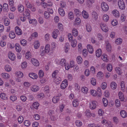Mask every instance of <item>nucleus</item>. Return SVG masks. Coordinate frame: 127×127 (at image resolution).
Segmentation results:
<instances>
[{"instance_id":"obj_1","label":"nucleus","mask_w":127,"mask_h":127,"mask_svg":"<svg viewBox=\"0 0 127 127\" xmlns=\"http://www.w3.org/2000/svg\"><path fill=\"white\" fill-rule=\"evenodd\" d=\"M53 48L50 47V44H47L46 45L45 48L43 46H41L39 53L41 56H43L46 54H51L53 53Z\"/></svg>"},{"instance_id":"obj_2","label":"nucleus","mask_w":127,"mask_h":127,"mask_svg":"<svg viewBox=\"0 0 127 127\" xmlns=\"http://www.w3.org/2000/svg\"><path fill=\"white\" fill-rule=\"evenodd\" d=\"M62 95L59 94L57 95L54 96L52 98V101L54 103H56L58 102L60 99Z\"/></svg>"},{"instance_id":"obj_3","label":"nucleus","mask_w":127,"mask_h":127,"mask_svg":"<svg viewBox=\"0 0 127 127\" xmlns=\"http://www.w3.org/2000/svg\"><path fill=\"white\" fill-rule=\"evenodd\" d=\"M97 105V102L95 101H93L89 103V107L90 109L94 110L95 109Z\"/></svg>"},{"instance_id":"obj_4","label":"nucleus","mask_w":127,"mask_h":127,"mask_svg":"<svg viewBox=\"0 0 127 127\" xmlns=\"http://www.w3.org/2000/svg\"><path fill=\"white\" fill-rule=\"evenodd\" d=\"M118 3L120 9L123 10L125 9V6L124 2L123 0H119Z\"/></svg>"},{"instance_id":"obj_5","label":"nucleus","mask_w":127,"mask_h":127,"mask_svg":"<svg viewBox=\"0 0 127 127\" xmlns=\"http://www.w3.org/2000/svg\"><path fill=\"white\" fill-rule=\"evenodd\" d=\"M102 9L104 11H107L109 9V7L107 3L105 2H102L101 4Z\"/></svg>"},{"instance_id":"obj_6","label":"nucleus","mask_w":127,"mask_h":127,"mask_svg":"<svg viewBox=\"0 0 127 127\" xmlns=\"http://www.w3.org/2000/svg\"><path fill=\"white\" fill-rule=\"evenodd\" d=\"M60 33L59 31L57 29H55L52 33V36L53 38L54 39H56L58 35Z\"/></svg>"},{"instance_id":"obj_7","label":"nucleus","mask_w":127,"mask_h":127,"mask_svg":"<svg viewBox=\"0 0 127 127\" xmlns=\"http://www.w3.org/2000/svg\"><path fill=\"white\" fill-rule=\"evenodd\" d=\"M100 26L101 30L103 32H106L108 31V28L106 24L101 23L100 24Z\"/></svg>"},{"instance_id":"obj_8","label":"nucleus","mask_w":127,"mask_h":127,"mask_svg":"<svg viewBox=\"0 0 127 127\" xmlns=\"http://www.w3.org/2000/svg\"><path fill=\"white\" fill-rule=\"evenodd\" d=\"M30 11L28 9H25L23 13V15L24 16L27 17L28 18L30 17Z\"/></svg>"},{"instance_id":"obj_9","label":"nucleus","mask_w":127,"mask_h":127,"mask_svg":"<svg viewBox=\"0 0 127 127\" xmlns=\"http://www.w3.org/2000/svg\"><path fill=\"white\" fill-rule=\"evenodd\" d=\"M102 123L107 127H112L113 124L109 121H107L106 120H104L102 121Z\"/></svg>"},{"instance_id":"obj_10","label":"nucleus","mask_w":127,"mask_h":127,"mask_svg":"<svg viewBox=\"0 0 127 127\" xmlns=\"http://www.w3.org/2000/svg\"><path fill=\"white\" fill-rule=\"evenodd\" d=\"M39 87L38 86L34 85H32L30 89L32 92H36L38 91Z\"/></svg>"},{"instance_id":"obj_11","label":"nucleus","mask_w":127,"mask_h":127,"mask_svg":"<svg viewBox=\"0 0 127 127\" xmlns=\"http://www.w3.org/2000/svg\"><path fill=\"white\" fill-rule=\"evenodd\" d=\"M68 85L67 81L66 80H64L62 82L61 85V88L62 89H64Z\"/></svg>"},{"instance_id":"obj_12","label":"nucleus","mask_w":127,"mask_h":127,"mask_svg":"<svg viewBox=\"0 0 127 127\" xmlns=\"http://www.w3.org/2000/svg\"><path fill=\"white\" fill-rule=\"evenodd\" d=\"M8 56L9 58L12 61H14L15 59V55L11 52H9L8 54Z\"/></svg>"},{"instance_id":"obj_13","label":"nucleus","mask_w":127,"mask_h":127,"mask_svg":"<svg viewBox=\"0 0 127 127\" xmlns=\"http://www.w3.org/2000/svg\"><path fill=\"white\" fill-rule=\"evenodd\" d=\"M31 62L32 64L36 66H38L39 65V63L38 61L34 58L31 59Z\"/></svg>"},{"instance_id":"obj_14","label":"nucleus","mask_w":127,"mask_h":127,"mask_svg":"<svg viewBox=\"0 0 127 127\" xmlns=\"http://www.w3.org/2000/svg\"><path fill=\"white\" fill-rule=\"evenodd\" d=\"M70 45L69 43L66 42L65 43L64 47V50L65 53H67L69 49Z\"/></svg>"},{"instance_id":"obj_15","label":"nucleus","mask_w":127,"mask_h":127,"mask_svg":"<svg viewBox=\"0 0 127 127\" xmlns=\"http://www.w3.org/2000/svg\"><path fill=\"white\" fill-rule=\"evenodd\" d=\"M82 16L84 19H87L89 17L88 13L85 10H84L82 11Z\"/></svg>"},{"instance_id":"obj_16","label":"nucleus","mask_w":127,"mask_h":127,"mask_svg":"<svg viewBox=\"0 0 127 127\" xmlns=\"http://www.w3.org/2000/svg\"><path fill=\"white\" fill-rule=\"evenodd\" d=\"M15 31L16 33L18 35H20L22 34V31L20 28L16 26L15 28Z\"/></svg>"},{"instance_id":"obj_17","label":"nucleus","mask_w":127,"mask_h":127,"mask_svg":"<svg viewBox=\"0 0 127 127\" xmlns=\"http://www.w3.org/2000/svg\"><path fill=\"white\" fill-rule=\"evenodd\" d=\"M87 48L88 52L92 54L93 52L94 49L92 46L90 44H88L87 46Z\"/></svg>"},{"instance_id":"obj_18","label":"nucleus","mask_w":127,"mask_h":127,"mask_svg":"<svg viewBox=\"0 0 127 127\" xmlns=\"http://www.w3.org/2000/svg\"><path fill=\"white\" fill-rule=\"evenodd\" d=\"M112 13L113 15L116 17L118 18L120 16L119 12L117 10H113L112 11Z\"/></svg>"},{"instance_id":"obj_19","label":"nucleus","mask_w":127,"mask_h":127,"mask_svg":"<svg viewBox=\"0 0 127 127\" xmlns=\"http://www.w3.org/2000/svg\"><path fill=\"white\" fill-rule=\"evenodd\" d=\"M88 89L86 87H83L81 88V91L82 93L85 94H87L88 92Z\"/></svg>"},{"instance_id":"obj_20","label":"nucleus","mask_w":127,"mask_h":127,"mask_svg":"<svg viewBox=\"0 0 127 127\" xmlns=\"http://www.w3.org/2000/svg\"><path fill=\"white\" fill-rule=\"evenodd\" d=\"M102 54V51L101 49H97L95 52L96 56L97 57H100Z\"/></svg>"},{"instance_id":"obj_21","label":"nucleus","mask_w":127,"mask_h":127,"mask_svg":"<svg viewBox=\"0 0 127 127\" xmlns=\"http://www.w3.org/2000/svg\"><path fill=\"white\" fill-rule=\"evenodd\" d=\"M121 117L123 118H125L127 116V113L125 110H122L120 112Z\"/></svg>"},{"instance_id":"obj_22","label":"nucleus","mask_w":127,"mask_h":127,"mask_svg":"<svg viewBox=\"0 0 127 127\" xmlns=\"http://www.w3.org/2000/svg\"><path fill=\"white\" fill-rule=\"evenodd\" d=\"M18 9L19 11L21 13L24 11V8L23 5L20 4L18 6Z\"/></svg>"},{"instance_id":"obj_23","label":"nucleus","mask_w":127,"mask_h":127,"mask_svg":"<svg viewBox=\"0 0 127 127\" xmlns=\"http://www.w3.org/2000/svg\"><path fill=\"white\" fill-rule=\"evenodd\" d=\"M76 61L79 64H81L82 63L83 59L80 56H78L76 58Z\"/></svg>"},{"instance_id":"obj_24","label":"nucleus","mask_w":127,"mask_h":127,"mask_svg":"<svg viewBox=\"0 0 127 127\" xmlns=\"http://www.w3.org/2000/svg\"><path fill=\"white\" fill-rule=\"evenodd\" d=\"M58 11L60 14L62 16L65 15V12L64 9L61 7L59 8Z\"/></svg>"},{"instance_id":"obj_25","label":"nucleus","mask_w":127,"mask_h":127,"mask_svg":"<svg viewBox=\"0 0 127 127\" xmlns=\"http://www.w3.org/2000/svg\"><path fill=\"white\" fill-rule=\"evenodd\" d=\"M0 98L3 100H6L8 99L6 94L3 93H1L0 94Z\"/></svg>"},{"instance_id":"obj_26","label":"nucleus","mask_w":127,"mask_h":127,"mask_svg":"<svg viewBox=\"0 0 127 127\" xmlns=\"http://www.w3.org/2000/svg\"><path fill=\"white\" fill-rule=\"evenodd\" d=\"M29 75L30 78L34 79H36L38 77V76L36 74L33 73H30Z\"/></svg>"},{"instance_id":"obj_27","label":"nucleus","mask_w":127,"mask_h":127,"mask_svg":"<svg viewBox=\"0 0 127 127\" xmlns=\"http://www.w3.org/2000/svg\"><path fill=\"white\" fill-rule=\"evenodd\" d=\"M74 13L75 15L77 17H79L81 15V12L80 10L78 9H75L74 10Z\"/></svg>"},{"instance_id":"obj_28","label":"nucleus","mask_w":127,"mask_h":127,"mask_svg":"<svg viewBox=\"0 0 127 127\" xmlns=\"http://www.w3.org/2000/svg\"><path fill=\"white\" fill-rule=\"evenodd\" d=\"M119 98L121 101H123L124 100L125 98L123 94L121 91L119 92L118 94Z\"/></svg>"},{"instance_id":"obj_29","label":"nucleus","mask_w":127,"mask_h":127,"mask_svg":"<svg viewBox=\"0 0 127 127\" xmlns=\"http://www.w3.org/2000/svg\"><path fill=\"white\" fill-rule=\"evenodd\" d=\"M59 64L62 66H64L65 65L66 63V60L64 59H61L59 60Z\"/></svg>"},{"instance_id":"obj_30","label":"nucleus","mask_w":127,"mask_h":127,"mask_svg":"<svg viewBox=\"0 0 127 127\" xmlns=\"http://www.w3.org/2000/svg\"><path fill=\"white\" fill-rule=\"evenodd\" d=\"M45 97L44 94L42 93L38 94L36 95V98L38 99H41Z\"/></svg>"},{"instance_id":"obj_31","label":"nucleus","mask_w":127,"mask_h":127,"mask_svg":"<svg viewBox=\"0 0 127 127\" xmlns=\"http://www.w3.org/2000/svg\"><path fill=\"white\" fill-rule=\"evenodd\" d=\"M34 47L35 49H38L40 46L39 41L38 40H35L34 43Z\"/></svg>"},{"instance_id":"obj_32","label":"nucleus","mask_w":127,"mask_h":127,"mask_svg":"<svg viewBox=\"0 0 127 127\" xmlns=\"http://www.w3.org/2000/svg\"><path fill=\"white\" fill-rule=\"evenodd\" d=\"M98 17L97 13L95 11L93 12L92 13V18L93 19L96 20Z\"/></svg>"},{"instance_id":"obj_33","label":"nucleus","mask_w":127,"mask_h":127,"mask_svg":"<svg viewBox=\"0 0 127 127\" xmlns=\"http://www.w3.org/2000/svg\"><path fill=\"white\" fill-rule=\"evenodd\" d=\"M44 17L46 19H48L50 17V15L47 11H45L44 13Z\"/></svg>"},{"instance_id":"obj_34","label":"nucleus","mask_w":127,"mask_h":127,"mask_svg":"<svg viewBox=\"0 0 127 127\" xmlns=\"http://www.w3.org/2000/svg\"><path fill=\"white\" fill-rule=\"evenodd\" d=\"M2 77L5 79H7L9 78L10 76L9 74L6 73H2L1 74Z\"/></svg>"},{"instance_id":"obj_35","label":"nucleus","mask_w":127,"mask_h":127,"mask_svg":"<svg viewBox=\"0 0 127 127\" xmlns=\"http://www.w3.org/2000/svg\"><path fill=\"white\" fill-rule=\"evenodd\" d=\"M58 28L60 31H63L64 30V27L63 25L61 23H58Z\"/></svg>"},{"instance_id":"obj_36","label":"nucleus","mask_w":127,"mask_h":127,"mask_svg":"<svg viewBox=\"0 0 127 127\" xmlns=\"http://www.w3.org/2000/svg\"><path fill=\"white\" fill-rule=\"evenodd\" d=\"M110 87L113 90L115 89L117 87L116 83L114 82H112L111 83Z\"/></svg>"},{"instance_id":"obj_37","label":"nucleus","mask_w":127,"mask_h":127,"mask_svg":"<svg viewBox=\"0 0 127 127\" xmlns=\"http://www.w3.org/2000/svg\"><path fill=\"white\" fill-rule=\"evenodd\" d=\"M16 75L19 77H22L23 76V74L22 72L20 71L16 72L15 73Z\"/></svg>"},{"instance_id":"obj_38","label":"nucleus","mask_w":127,"mask_h":127,"mask_svg":"<svg viewBox=\"0 0 127 127\" xmlns=\"http://www.w3.org/2000/svg\"><path fill=\"white\" fill-rule=\"evenodd\" d=\"M106 49L107 50L108 52L110 51L111 50V47L110 43L108 42L106 43Z\"/></svg>"},{"instance_id":"obj_39","label":"nucleus","mask_w":127,"mask_h":127,"mask_svg":"<svg viewBox=\"0 0 127 127\" xmlns=\"http://www.w3.org/2000/svg\"><path fill=\"white\" fill-rule=\"evenodd\" d=\"M20 44L23 46H25L27 44V41L25 39L21 40L20 41Z\"/></svg>"},{"instance_id":"obj_40","label":"nucleus","mask_w":127,"mask_h":127,"mask_svg":"<svg viewBox=\"0 0 127 127\" xmlns=\"http://www.w3.org/2000/svg\"><path fill=\"white\" fill-rule=\"evenodd\" d=\"M79 101L77 99L74 100L73 102V105L74 107H76L79 105Z\"/></svg>"},{"instance_id":"obj_41","label":"nucleus","mask_w":127,"mask_h":127,"mask_svg":"<svg viewBox=\"0 0 127 127\" xmlns=\"http://www.w3.org/2000/svg\"><path fill=\"white\" fill-rule=\"evenodd\" d=\"M58 71L57 70H55L52 73V77L53 79L56 77H58Z\"/></svg>"},{"instance_id":"obj_42","label":"nucleus","mask_w":127,"mask_h":127,"mask_svg":"<svg viewBox=\"0 0 127 127\" xmlns=\"http://www.w3.org/2000/svg\"><path fill=\"white\" fill-rule=\"evenodd\" d=\"M86 28L87 31L88 32H90L92 30L91 25L88 23H87L86 25Z\"/></svg>"},{"instance_id":"obj_43","label":"nucleus","mask_w":127,"mask_h":127,"mask_svg":"<svg viewBox=\"0 0 127 127\" xmlns=\"http://www.w3.org/2000/svg\"><path fill=\"white\" fill-rule=\"evenodd\" d=\"M72 33L73 35L75 37L77 36L78 34L77 30L75 28L73 29L72 30Z\"/></svg>"},{"instance_id":"obj_44","label":"nucleus","mask_w":127,"mask_h":127,"mask_svg":"<svg viewBox=\"0 0 127 127\" xmlns=\"http://www.w3.org/2000/svg\"><path fill=\"white\" fill-rule=\"evenodd\" d=\"M15 49L17 52H20L21 50V48L19 45L17 43L15 44Z\"/></svg>"},{"instance_id":"obj_45","label":"nucleus","mask_w":127,"mask_h":127,"mask_svg":"<svg viewBox=\"0 0 127 127\" xmlns=\"http://www.w3.org/2000/svg\"><path fill=\"white\" fill-rule=\"evenodd\" d=\"M74 17V15L73 13L72 12L70 11L68 13V18L70 20L73 19Z\"/></svg>"},{"instance_id":"obj_46","label":"nucleus","mask_w":127,"mask_h":127,"mask_svg":"<svg viewBox=\"0 0 127 127\" xmlns=\"http://www.w3.org/2000/svg\"><path fill=\"white\" fill-rule=\"evenodd\" d=\"M81 20L80 18L78 17H77L75 19L74 22V24L75 25H78L81 23Z\"/></svg>"},{"instance_id":"obj_47","label":"nucleus","mask_w":127,"mask_h":127,"mask_svg":"<svg viewBox=\"0 0 127 127\" xmlns=\"http://www.w3.org/2000/svg\"><path fill=\"white\" fill-rule=\"evenodd\" d=\"M27 66V63L26 62H23L21 63V68L23 69L25 68Z\"/></svg>"},{"instance_id":"obj_48","label":"nucleus","mask_w":127,"mask_h":127,"mask_svg":"<svg viewBox=\"0 0 127 127\" xmlns=\"http://www.w3.org/2000/svg\"><path fill=\"white\" fill-rule=\"evenodd\" d=\"M9 37L11 39H13L15 37V35L14 32L11 31L9 34Z\"/></svg>"},{"instance_id":"obj_49","label":"nucleus","mask_w":127,"mask_h":127,"mask_svg":"<svg viewBox=\"0 0 127 127\" xmlns=\"http://www.w3.org/2000/svg\"><path fill=\"white\" fill-rule=\"evenodd\" d=\"M54 81L57 84H58L59 83V82L61 81V78L59 77H58L53 79Z\"/></svg>"},{"instance_id":"obj_50","label":"nucleus","mask_w":127,"mask_h":127,"mask_svg":"<svg viewBox=\"0 0 127 127\" xmlns=\"http://www.w3.org/2000/svg\"><path fill=\"white\" fill-rule=\"evenodd\" d=\"M115 70L116 73L119 75H121L122 73V70L119 67H116L115 68Z\"/></svg>"},{"instance_id":"obj_51","label":"nucleus","mask_w":127,"mask_h":127,"mask_svg":"<svg viewBox=\"0 0 127 127\" xmlns=\"http://www.w3.org/2000/svg\"><path fill=\"white\" fill-rule=\"evenodd\" d=\"M4 68L5 70L8 72L10 71L12 69L11 66L8 65H5Z\"/></svg>"},{"instance_id":"obj_52","label":"nucleus","mask_w":127,"mask_h":127,"mask_svg":"<svg viewBox=\"0 0 127 127\" xmlns=\"http://www.w3.org/2000/svg\"><path fill=\"white\" fill-rule=\"evenodd\" d=\"M107 68L108 71H111L113 69L112 64H108L107 66Z\"/></svg>"},{"instance_id":"obj_53","label":"nucleus","mask_w":127,"mask_h":127,"mask_svg":"<svg viewBox=\"0 0 127 127\" xmlns=\"http://www.w3.org/2000/svg\"><path fill=\"white\" fill-rule=\"evenodd\" d=\"M102 59L104 61L107 62L108 60V59L107 58V55L105 54H103L101 56Z\"/></svg>"},{"instance_id":"obj_54","label":"nucleus","mask_w":127,"mask_h":127,"mask_svg":"<svg viewBox=\"0 0 127 127\" xmlns=\"http://www.w3.org/2000/svg\"><path fill=\"white\" fill-rule=\"evenodd\" d=\"M4 23L5 26L9 25L10 24V20L8 18H6L4 20Z\"/></svg>"},{"instance_id":"obj_55","label":"nucleus","mask_w":127,"mask_h":127,"mask_svg":"<svg viewBox=\"0 0 127 127\" xmlns=\"http://www.w3.org/2000/svg\"><path fill=\"white\" fill-rule=\"evenodd\" d=\"M8 5L7 3H5L3 5V9L4 11H7L8 10Z\"/></svg>"},{"instance_id":"obj_56","label":"nucleus","mask_w":127,"mask_h":127,"mask_svg":"<svg viewBox=\"0 0 127 127\" xmlns=\"http://www.w3.org/2000/svg\"><path fill=\"white\" fill-rule=\"evenodd\" d=\"M39 106V104L37 102H34L32 104V106L36 109H37Z\"/></svg>"},{"instance_id":"obj_57","label":"nucleus","mask_w":127,"mask_h":127,"mask_svg":"<svg viewBox=\"0 0 127 127\" xmlns=\"http://www.w3.org/2000/svg\"><path fill=\"white\" fill-rule=\"evenodd\" d=\"M122 42V40L121 38L117 39L115 41L116 43L117 44H121Z\"/></svg>"},{"instance_id":"obj_58","label":"nucleus","mask_w":127,"mask_h":127,"mask_svg":"<svg viewBox=\"0 0 127 127\" xmlns=\"http://www.w3.org/2000/svg\"><path fill=\"white\" fill-rule=\"evenodd\" d=\"M102 18L103 20L107 22L109 20V17L106 14L103 15Z\"/></svg>"},{"instance_id":"obj_59","label":"nucleus","mask_w":127,"mask_h":127,"mask_svg":"<svg viewBox=\"0 0 127 127\" xmlns=\"http://www.w3.org/2000/svg\"><path fill=\"white\" fill-rule=\"evenodd\" d=\"M76 126L78 127H80L82 126V122L80 120H77L75 122Z\"/></svg>"},{"instance_id":"obj_60","label":"nucleus","mask_w":127,"mask_h":127,"mask_svg":"<svg viewBox=\"0 0 127 127\" xmlns=\"http://www.w3.org/2000/svg\"><path fill=\"white\" fill-rule=\"evenodd\" d=\"M29 22L30 24H32L34 25H36L37 23V21L35 19H33L29 20Z\"/></svg>"},{"instance_id":"obj_61","label":"nucleus","mask_w":127,"mask_h":127,"mask_svg":"<svg viewBox=\"0 0 127 127\" xmlns=\"http://www.w3.org/2000/svg\"><path fill=\"white\" fill-rule=\"evenodd\" d=\"M125 84L124 81H122L121 82V86L122 90L124 92L125 91Z\"/></svg>"},{"instance_id":"obj_62","label":"nucleus","mask_w":127,"mask_h":127,"mask_svg":"<svg viewBox=\"0 0 127 127\" xmlns=\"http://www.w3.org/2000/svg\"><path fill=\"white\" fill-rule=\"evenodd\" d=\"M91 82L93 86H95L96 84V80L94 78H93L91 79Z\"/></svg>"},{"instance_id":"obj_63","label":"nucleus","mask_w":127,"mask_h":127,"mask_svg":"<svg viewBox=\"0 0 127 127\" xmlns=\"http://www.w3.org/2000/svg\"><path fill=\"white\" fill-rule=\"evenodd\" d=\"M103 102L105 107H106L108 105V101L105 98H103L102 99Z\"/></svg>"},{"instance_id":"obj_64","label":"nucleus","mask_w":127,"mask_h":127,"mask_svg":"<svg viewBox=\"0 0 127 127\" xmlns=\"http://www.w3.org/2000/svg\"><path fill=\"white\" fill-rule=\"evenodd\" d=\"M23 123L24 125L27 127L29 126L31 124V122L28 120L25 121Z\"/></svg>"}]
</instances>
